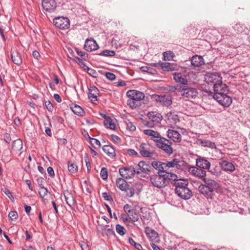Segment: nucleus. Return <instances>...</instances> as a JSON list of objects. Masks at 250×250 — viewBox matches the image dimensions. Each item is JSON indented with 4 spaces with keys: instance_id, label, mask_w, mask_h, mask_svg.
Instances as JSON below:
<instances>
[{
    "instance_id": "nucleus-1",
    "label": "nucleus",
    "mask_w": 250,
    "mask_h": 250,
    "mask_svg": "<svg viewBox=\"0 0 250 250\" xmlns=\"http://www.w3.org/2000/svg\"><path fill=\"white\" fill-rule=\"evenodd\" d=\"M177 177L176 175L171 173L158 172V174L151 175L149 180L153 187L161 188L167 185L169 180L174 181Z\"/></svg>"
},
{
    "instance_id": "nucleus-2",
    "label": "nucleus",
    "mask_w": 250,
    "mask_h": 250,
    "mask_svg": "<svg viewBox=\"0 0 250 250\" xmlns=\"http://www.w3.org/2000/svg\"><path fill=\"white\" fill-rule=\"evenodd\" d=\"M175 193L181 198L188 200L192 196V192L188 187V182L184 179L175 180Z\"/></svg>"
},
{
    "instance_id": "nucleus-3",
    "label": "nucleus",
    "mask_w": 250,
    "mask_h": 250,
    "mask_svg": "<svg viewBox=\"0 0 250 250\" xmlns=\"http://www.w3.org/2000/svg\"><path fill=\"white\" fill-rule=\"evenodd\" d=\"M128 98L127 105L132 108H136L140 105V102L144 99V94L139 91L130 90L126 93Z\"/></svg>"
},
{
    "instance_id": "nucleus-4",
    "label": "nucleus",
    "mask_w": 250,
    "mask_h": 250,
    "mask_svg": "<svg viewBox=\"0 0 250 250\" xmlns=\"http://www.w3.org/2000/svg\"><path fill=\"white\" fill-rule=\"evenodd\" d=\"M155 144L157 147L167 154H171L173 152V149L171 146V142L164 137L161 136Z\"/></svg>"
},
{
    "instance_id": "nucleus-5",
    "label": "nucleus",
    "mask_w": 250,
    "mask_h": 250,
    "mask_svg": "<svg viewBox=\"0 0 250 250\" xmlns=\"http://www.w3.org/2000/svg\"><path fill=\"white\" fill-rule=\"evenodd\" d=\"M145 126L148 127L147 129L142 130V132L144 134L148 136L150 139L153 141L155 143L161 136L159 132L151 129L153 127V125L147 122L144 124Z\"/></svg>"
},
{
    "instance_id": "nucleus-6",
    "label": "nucleus",
    "mask_w": 250,
    "mask_h": 250,
    "mask_svg": "<svg viewBox=\"0 0 250 250\" xmlns=\"http://www.w3.org/2000/svg\"><path fill=\"white\" fill-rule=\"evenodd\" d=\"M152 99L157 103H160L163 106H168L172 104L171 96L169 94L163 95H153Z\"/></svg>"
},
{
    "instance_id": "nucleus-7",
    "label": "nucleus",
    "mask_w": 250,
    "mask_h": 250,
    "mask_svg": "<svg viewBox=\"0 0 250 250\" xmlns=\"http://www.w3.org/2000/svg\"><path fill=\"white\" fill-rule=\"evenodd\" d=\"M179 91L183 97L188 99L195 98L198 93L196 88L188 86L181 87V89Z\"/></svg>"
},
{
    "instance_id": "nucleus-8",
    "label": "nucleus",
    "mask_w": 250,
    "mask_h": 250,
    "mask_svg": "<svg viewBox=\"0 0 250 250\" xmlns=\"http://www.w3.org/2000/svg\"><path fill=\"white\" fill-rule=\"evenodd\" d=\"M213 98L218 103L224 106L228 107L232 103L231 98L226 93L223 94L219 93L213 94Z\"/></svg>"
},
{
    "instance_id": "nucleus-9",
    "label": "nucleus",
    "mask_w": 250,
    "mask_h": 250,
    "mask_svg": "<svg viewBox=\"0 0 250 250\" xmlns=\"http://www.w3.org/2000/svg\"><path fill=\"white\" fill-rule=\"evenodd\" d=\"M205 81L214 86L216 84L222 82V78L217 73H208L205 76Z\"/></svg>"
},
{
    "instance_id": "nucleus-10",
    "label": "nucleus",
    "mask_w": 250,
    "mask_h": 250,
    "mask_svg": "<svg viewBox=\"0 0 250 250\" xmlns=\"http://www.w3.org/2000/svg\"><path fill=\"white\" fill-rule=\"evenodd\" d=\"M53 23L57 27L62 29H68L70 26L69 20L66 17H56L53 20Z\"/></svg>"
},
{
    "instance_id": "nucleus-11",
    "label": "nucleus",
    "mask_w": 250,
    "mask_h": 250,
    "mask_svg": "<svg viewBox=\"0 0 250 250\" xmlns=\"http://www.w3.org/2000/svg\"><path fill=\"white\" fill-rule=\"evenodd\" d=\"M119 172L123 178H131L135 173L136 174V169L131 167H124L119 169Z\"/></svg>"
},
{
    "instance_id": "nucleus-12",
    "label": "nucleus",
    "mask_w": 250,
    "mask_h": 250,
    "mask_svg": "<svg viewBox=\"0 0 250 250\" xmlns=\"http://www.w3.org/2000/svg\"><path fill=\"white\" fill-rule=\"evenodd\" d=\"M183 70L184 71L183 72H175L173 74V78L177 83H178L185 86V85H187L188 83L187 77L188 73L187 72L186 70Z\"/></svg>"
},
{
    "instance_id": "nucleus-13",
    "label": "nucleus",
    "mask_w": 250,
    "mask_h": 250,
    "mask_svg": "<svg viewBox=\"0 0 250 250\" xmlns=\"http://www.w3.org/2000/svg\"><path fill=\"white\" fill-rule=\"evenodd\" d=\"M183 162L178 159H174L172 161L165 163L166 172H167L170 168L173 169L174 170H179L182 169V164Z\"/></svg>"
},
{
    "instance_id": "nucleus-14",
    "label": "nucleus",
    "mask_w": 250,
    "mask_h": 250,
    "mask_svg": "<svg viewBox=\"0 0 250 250\" xmlns=\"http://www.w3.org/2000/svg\"><path fill=\"white\" fill-rule=\"evenodd\" d=\"M138 167L139 169H136L137 174H149L153 169L152 167L148 163L144 161L140 162L138 164Z\"/></svg>"
},
{
    "instance_id": "nucleus-15",
    "label": "nucleus",
    "mask_w": 250,
    "mask_h": 250,
    "mask_svg": "<svg viewBox=\"0 0 250 250\" xmlns=\"http://www.w3.org/2000/svg\"><path fill=\"white\" fill-rule=\"evenodd\" d=\"M42 7L46 11L52 12L56 9V3L54 0H42Z\"/></svg>"
},
{
    "instance_id": "nucleus-16",
    "label": "nucleus",
    "mask_w": 250,
    "mask_h": 250,
    "mask_svg": "<svg viewBox=\"0 0 250 250\" xmlns=\"http://www.w3.org/2000/svg\"><path fill=\"white\" fill-rule=\"evenodd\" d=\"M99 46L96 42L93 39H87L85 42L84 48L87 51H92L97 50Z\"/></svg>"
},
{
    "instance_id": "nucleus-17",
    "label": "nucleus",
    "mask_w": 250,
    "mask_h": 250,
    "mask_svg": "<svg viewBox=\"0 0 250 250\" xmlns=\"http://www.w3.org/2000/svg\"><path fill=\"white\" fill-rule=\"evenodd\" d=\"M140 153L144 157H151L153 153L150 150L149 145L147 144L143 143L140 146Z\"/></svg>"
},
{
    "instance_id": "nucleus-18",
    "label": "nucleus",
    "mask_w": 250,
    "mask_h": 250,
    "mask_svg": "<svg viewBox=\"0 0 250 250\" xmlns=\"http://www.w3.org/2000/svg\"><path fill=\"white\" fill-rule=\"evenodd\" d=\"M147 116L150 121L156 124L159 123L162 119V115L156 111L148 112Z\"/></svg>"
},
{
    "instance_id": "nucleus-19",
    "label": "nucleus",
    "mask_w": 250,
    "mask_h": 250,
    "mask_svg": "<svg viewBox=\"0 0 250 250\" xmlns=\"http://www.w3.org/2000/svg\"><path fill=\"white\" fill-rule=\"evenodd\" d=\"M188 171L194 176L201 179H203L206 174V172L205 170L195 167H189Z\"/></svg>"
},
{
    "instance_id": "nucleus-20",
    "label": "nucleus",
    "mask_w": 250,
    "mask_h": 250,
    "mask_svg": "<svg viewBox=\"0 0 250 250\" xmlns=\"http://www.w3.org/2000/svg\"><path fill=\"white\" fill-rule=\"evenodd\" d=\"M213 89L214 91V94H227L229 91L228 87L226 84L223 83L222 82L220 83L216 84L214 86H213Z\"/></svg>"
},
{
    "instance_id": "nucleus-21",
    "label": "nucleus",
    "mask_w": 250,
    "mask_h": 250,
    "mask_svg": "<svg viewBox=\"0 0 250 250\" xmlns=\"http://www.w3.org/2000/svg\"><path fill=\"white\" fill-rule=\"evenodd\" d=\"M99 94V90L96 86H93L89 88L88 98L93 103L96 104Z\"/></svg>"
},
{
    "instance_id": "nucleus-22",
    "label": "nucleus",
    "mask_w": 250,
    "mask_h": 250,
    "mask_svg": "<svg viewBox=\"0 0 250 250\" xmlns=\"http://www.w3.org/2000/svg\"><path fill=\"white\" fill-rule=\"evenodd\" d=\"M191 65L194 68L199 67L204 64V59L200 56H194L191 59Z\"/></svg>"
},
{
    "instance_id": "nucleus-23",
    "label": "nucleus",
    "mask_w": 250,
    "mask_h": 250,
    "mask_svg": "<svg viewBox=\"0 0 250 250\" xmlns=\"http://www.w3.org/2000/svg\"><path fill=\"white\" fill-rule=\"evenodd\" d=\"M151 166L152 167L158 170V172H163V173H168L166 172V166L165 163L158 162V161H153L151 163Z\"/></svg>"
},
{
    "instance_id": "nucleus-24",
    "label": "nucleus",
    "mask_w": 250,
    "mask_h": 250,
    "mask_svg": "<svg viewBox=\"0 0 250 250\" xmlns=\"http://www.w3.org/2000/svg\"><path fill=\"white\" fill-rule=\"evenodd\" d=\"M63 195L67 205L70 207L74 206L75 201L72 194L69 191L65 190L63 192Z\"/></svg>"
},
{
    "instance_id": "nucleus-25",
    "label": "nucleus",
    "mask_w": 250,
    "mask_h": 250,
    "mask_svg": "<svg viewBox=\"0 0 250 250\" xmlns=\"http://www.w3.org/2000/svg\"><path fill=\"white\" fill-rule=\"evenodd\" d=\"M161 67L164 71H172L178 70L179 66L174 63L163 62L161 63Z\"/></svg>"
},
{
    "instance_id": "nucleus-26",
    "label": "nucleus",
    "mask_w": 250,
    "mask_h": 250,
    "mask_svg": "<svg viewBox=\"0 0 250 250\" xmlns=\"http://www.w3.org/2000/svg\"><path fill=\"white\" fill-rule=\"evenodd\" d=\"M167 135L175 142H180L181 140V136L177 131L169 129Z\"/></svg>"
},
{
    "instance_id": "nucleus-27",
    "label": "nucleus",
    "mask_w": 250,
    "mask_h": 250,
    "mask_svg": "<svg viewBox=\"0 0 250 250\" xmlns=\"http://www.w3.org/2000/svg\"><path fill=\"white\" fill-rule=\"evenodd\" d=\"M196 166L201 169H209L210 164L206 159L199 158L196 160Z\"/></svg>"
},
{
    "instance_id": "nucleus-28",
    "label": "nucleus",
    "mask_w": 250,
    "mask_h": 250,
    "mask_svg": "<svg viewBox=\"0 0 250 250\" xmlns=\"http://www.w3.org/2000/svg\"><path fill=\"white\" fill-rule=\"evenodd\" d=\"M11 57L12 62L16 64L19 65L21 63V58L19 53L16 50H12Z\"/></svg>"
},
{
    "instance_id": "nucleus-29",
    "label": "nucleus",
    "mask_w": 250,
    "mask_h": 250,
    "mask_svg": "<svg viewBox=\"0 0 250 250\" xmlns=\"http://www.w3.org/2000/svg\"><path fill=\"white\" fill-rule=\"evenodd\" d=\"M220 164L222 168L225 171L232 172L235 170V167L231 162L222 161Z\"/></svg>"
},
{
    "instance_id": "nucleus-30",
    "label": "nucleus",
    "mask_w": 250,
    "mask_h": 250,
    "mask_svg": "<svg viewBox=\"0 0 250 250\" xmlns=\"http://www.w3.org/2000/svg\"><path fill=\"white\" fill-rule=\"evenodd\" d=\"M204 182L206 184V186L212 188L213 190L214 189H217L219 188L218 183L213 180L204 177L203 179Z\"/></svg>"
},
{
    "instance_id": "nucleus-31",
    "label": "nucleus",
    "mask_w": 250,
    "mask_h": 250,
    "mask_svg": "<svg viewBox=\"0 0 250 250\" xmlns=\"http://www.w3.org/2000/svg\"><path fill=\"white\" fill-rule=\"evenodd\" d=\"M117 186L122 191H125L128 187L127 182L123 178H119L116 180Z\"/></svg>"
},
{
    "instance_id": "nucleus-32",
    "label": "nucleus",
    "mask_w": 250,
    "mask_h": 250,
    "mask_svg": "<svg viewBox=\"0 0 250 250\" xmlns=\"http://www.w3.org/2000/svg\"><path fill=\"white\" fill-rule=\"evenodd\" d=\"M146 235L151 241L158 242L159 241L158 233L153 230L147 229L146 231Z\"/></svg>"
},
{
    "instance_id": "nucleus-33",
    "label": "nucleus",
    "mask_w": 250,
    "mask_h": 250,
    "mask_svg": "<svg viewBox=\"0 0 250 250\" xmlns=\"http://www.w3.org/2000/svg\"><path fill=\"white\" fill-rule=\"evenodd\" d=\"M103 150L109 157L111 158H115V150L111 146L105 145L103 147Z\"/></svg>"
},
{
    "instance_id": "nucleus-34",
    "label": "nucleus",
    "mask_w": 250,
    "mask_h": 250,
    "mask_svg": "<svg viewBox=\"0 0 250 250\" xmlns=\"http://www.w3.org/2000/svg\"><path fill=\"white\" fill-rule=\"evenodd\" d=\"M198 143L202 146L204 147H208L211 148H216V146L214 143L211 142L207 140L199 139Z\"/></svg>"
},
{
    "instance_id": "nucleus-35",
    "label": "nucleus",
    "mask_w": 250,
    "mask_h": 250,
    "mask_svg": "<svg viewBox=\"0 0 250 250\" xmlns=\"http://www.w3.org/2000/svg\"><path fill=\"white\" fill-rule=\"evenodd\" d=\"M71 109L74 114L78 116H83L84 114V110L81 106L78 105H72L71 106Z\"/></svg>"
},
{
    "instance_id": "nucleus-36",
    "label": "nucleus",
    "mask_w": 250,
    "mask_h": 250,
    "mask_svg": "<svg viewBox=\"0 0 250 250\" xmlns=\"http://www.w3.org/2000/svg\"><path fill=\"white\" fill-rule=\"evenodd\" d=\"M22 148V142L20 139L15 140L12 143V149L14 151H20Z\"/></svg>"
},
{
    "instance_id": "nucleus-37",
    "label": "nucleus",
    "mask_w": 250,
    "mask_h": 250,
    "mask_svg": "<svg viewBox=\"0 0 250 250\" xmlns=\"http://www.w3.org/2000/svg\"><path fill=\"white\" fill-rule=\"evenodd\" d=\"M199 189L201 193L204 195H208L213 190L206 185H202L199 187Z\"/></svg>"
},
{
    "instance_id": "nucleus-38",
    "label": "nucleus",
    "mask_w": 250,
    "mask_h": 250,
    "mask_svg": "<svg viewBox=\"0 0 250 250\" xmlns=\"http://www.w3.org/2000/svg\"><path fill=\"white\" fill-rule=\"evenodd\" d=\"M104 125L107 128L110 129H114L115 128V125L112 122V120L109 118H105L104 122Z\"/></svg>"
},
{
    "instance_id": "nucleus-39",
    "label": "nucleus",
    "mask_w": 250,
    "mask_h": 250,
    "mask_svg": "<svg viewBox=\"0 0 250 250\" xmlns=\"http://www.w3.org/2000/svg\"><path fill=\"white\" fill-rule=\"evenodd\" d=\"M127 215L133 222H137L139 220V216L134 209L131 210L127 214Z\"/></svg>"
},
{
    "instance_id": "nucleus-40",
    "label": "nucleus",
    "mask_w": 250,
    "mask_h": 250,
    "mask_svg": "<svg viewBox=\"0 0 250 250\" xmlns=\"http://www.w3.org/2000/svg\"><path fill=\"white\" fill-rule=\"evenodd\" d=\"M68 170L71 173H75L78 171L77 165L71 162L68 163Z\"/></svg>"
},
{
    "instance_id": "nucleus-41",
    "label": "nucleus",
    "mask_w": 250,
    "mask_h": 250,
    "mask_svg": "<svg viewBox=\"0 0 250 250\" xmlns=\"http://www.w3.org/2000/svg\"><path fill=\"white\" fill-rule=\"evenodd\" d=\"M116 230L121 235H124L126 232L125 228L119 224L116 225Z\"/></svg>"
},
{
    "instance_id": "nucleus-42",
    "label": "nucleus",
    "mask_w": 250,
    "mask_h": 250,
    "mask_svg": "<svg viewBox=\"0 0 250 250\" xmlns=\"http://www.w3.org/2000/svg\"><path fill=\"white\" fill-rule=\"evenodd\" d=\"M48 192V189L44 187H41L39 190V194L42 199L47 195Z\"/></svg>"
},
{
    "instance_id": "nucleus-43",
    "label": "nucleus",
    "mask_w": 250,
    "mask_h": 250,
    "mask_svg": "<svg viewBox=\"0 0 250 250\" xmlns=\"http://www.w3.org/2000/svg\"><path fill=\"white\" fill-rule=\"evenodd\" d=\"M126 125V128L127 130L130 131H134L136 130V126L133 124L132 122L129 121L125 122Z\"/></svg>"
},
{
    "instance_id": "nucleus-44",
    "label": "nucleus",
    "mask_w": 250,
    "mask_h": 250,
    "mask_svg": "<svg viewBox=\"0 0 250 250\" xmlns=\"http://www.w3.org/2000/svg\"><path fill=\"white\" fill-rule=\"evenodd\" d=\"M129 243L130 245L134 246L136 249L138 250H141L142 249V247L141 245L135 242V241L132 238L129 237L128 239Z\"/></svg>"
},
{
    "instance_id": "nucleus-45",
    "label": "nucleus",
    "mask_w": 250,
    "mask_h": 250,
    "mask_svg": "<svg viewBox=\"0 0 250 250\" xmlns=\"http://www.w3.org/2000/svg\"><path fill=\"white\" fill-rule=\"evenodd\" d=\"M163 55L165 60L168 61L172 60L174 56V53L171 51L165 52Z\"/></svg>"
},
{
    "instance_id": "nucleus-46",
    "label": "nucleus",
    "mask_w": 250,
    "mask_h": 250,
    "mask_svg": "<svg viewBox=\"0 0 250 250\" xmlns=\"http://www.w3.org/2000/svg\"><path fill=\"white\" fill-rule=\"evenodd\" d=\"M115 54L114 51L110 50H104L99 54L100 55L105 56H113Z\"/></svg>"
},
{
    "instance_id": "nucleus-47",
    "label": "nucleus",
    "mask_w": 250,
    "mask_h": 250,
    "mask_svg": "<svg viewBox=\"0 0 250 250\" xmlns=\"http://www.w3.org/2000/svg\"><path fill=\"white\" fill-rule=\"evenodd\" d=\"M100 175H101L102 178L103 180H105L107 179V178L108 177L107 169L105 167L102 168L101 170Z\"/></svg>"
},
{
    "instance_id": "nucleus-48",
    "label": "nucleus",
    "mask_w": 250,
    "mask_h": 250,
    "mask_svg": "<svg viewBox=\"0 0 250 250\" xmlns=\"http://www.w3.org/2000/svg\"><path fill=\"white\" fill-rule=\"evenodd\" d=\"M103 231V232L107 236H111L114 234V230L111 228L104 229Z\"/></svg>"
},
{
    "instance_id": "nucleus-49",
    "label": "nucleus",
    "mask_w": 250,
    "mask_h": 250,
    "mask_svg": "<svg viewBox=\"0 0 250 250\" xmlns=\"http://www.w3.org/2000/svg\"><path fill=\"white\" fill-rule=\"evenodd\" d=\"M8 216L12 221H13L17 219L18 215L17 212L12 211L9 212Z\"/></svg>"
},
{
    "instance_id": "nucleus-50",
    "label": "nucleus",
    "mask_w": 250,
    "mask_h": 250,
    "mask_svg": "<svg viewBox=\"0 0 250 250\" xmlns=\"http://www.w3.org/2000/svg\"><path fill=\"white\" fill-rule=\"evenodd\" d=\"M181 87L182 86H180L178 85H177L176 86H169L167 88V90L169 91V92H174L176 90H178V89H181Z\"/></svg>"
},
{
    "instance_id": "nucleus-51",
    "label": "nucleus",
    "mask_w": 250,
    "mask_h": 250,
    "mask_svg": "<svg viewBox=\"0 0 250 250\" xmlns=\"http://www.w3.org/2000/svg\"><path fill=\"white\" fill-rule=\"evenodd\" d=\"M90 143L93 146H97L98 147H100L101 143L100 142L96 139L94 138H90Z\"/></svg>"
},
{
    "instance_id": "nucleus-52",
    "label": "nucleus",
    "mask_w": 250,
    "mask_h": 250,
    "mask_svg": "<svg viewBox=\"0 0 250 250\" xmlns=\"http://www.w3.org/2000/svg\"><path fill=\"white\" fill-rule=\"evenodd\" d=\"M168 120L171 123L175 124L179 121V119L177 116L173 115H170Z\"/></svg>"
},
{
    "instance_id": "nucleus-53",
    "label": "nucleus",
    "mask_w": 250,
    "mask_h": 250,
    "mask_svg": "<svg viewBox=\"0 0 250 250\" xmlns=\"http://www.w3.org/2000/svg\"><path fill=\"white\" fill-rule=\"evenodd\" d=\"M105 76L107 79L110 81H113L116 78L115 75L113 73L110 72H106L105 73Z\"/></svg>"
},
{
    "instance_id": "nucleus-54",
    "label": "nucleus",
    "mask_w": 250,
    "mask_h": 250,
    "mask_svg": "<svg viewBox=\"0 0 250 250\" xmlns=\"http://www.w3.org/2000/svg\"><path fill=\"white\" fill-rule=\"evenodd\" d=\"M45 105L46 108L49 111L52 112L53 109V106L52 104L50 101H46L45 102Z\"/></svg>"
},
{
    "instance_id": "nucleus-55",
    "label": "nucleus",
    "mask_w": 250,
    "mask_h": 250,
    "mask_svg": "<svg viewBox=\"0 0 250 250\" xmlns=\"http://www.w3.org/2000/svg\"><path fill=\"white\" fill-rule=\"evenodd\" d=\"M76 51L77 52V54L82 57L83 59H85L87 58V55L86 53L82 51H80L77 49H76Z\"/></svg>"
},
{
    "instance_id": "nucleus-56",
    "label": "nucleus",
    "mask_w": 250,
    "mask_h": 250,
    "mask_svg": "<svg viewBox=\"0 0 250 250\" xmlns=\"http://www.w3.org/2000/svg\"><path fill=\"white\" fill-rule=\"evenodd\" d=\"M4 140L6 143H10L12 140L10 134L7 133H5L4 134Z\"/></svg>"
},
{
    "instance_id": "nucleus-57",
    "label": "nucleus",
    "mask_w": 250,
    "mask_h": 250,
    "mask_svg": "<svg viewBox=\"0 0 250 250\" xmlns=\"http://www.w3.org/2000/svg\"><path fill=\"white\" fill-rule=\"evenodd\" d=\"M124 209L126 214H127L130 211L133 210V209L132 208L131 206L129 205L128 204H125L124 206Z\"/></svg>"
},
{
    "instance_id": "nucleus-58",
    "label": "nucleus",
    "mask_w": 250,
    "mask_h": 250,
    "mask_svg": "<svg viewBox=\"0 0 250 250\" xmlns=\"http://www.w3.org/2000/svg\"><path fill=\"white\" fill-rule=\"evenodd\" d=\"M84 161L86 163L87 168L88 170H90L91 168L90 164L89 162V159L87 155L84 156Z\"/></svg>"
},
{
    "instance_id": "nucleus-59",
    "label": "nucleus",
    "mask_w": 250,
    "mask_h": 250,
    "mask_svg": "<svg viewBox=\"0 0 250 250\" xmlns=\"http://www.w3.org/2000/svg\"><path fill=\"white\" fill-rule=\"evenodd\" d=\"M128 216H127L126 214H121V218L122 219V220H123V221L124 222V223H128V222H129L130 221H129V219L127 217Z\"/></svg>"
},
{
    "instance_id": "nucleus-60",
    "label": "nucleus",
    "mask_w": 250,
    "mask_h": 250,
    "mask_svg": "<svg viewBox=\"0 0 250 250\" xmlns=\"http://www.w3.org/2000/svg\"><path fill=\"white\" fill-rule=\"evenodd\" d=\"M103 197L105 200L110 201L112 200L111 197L106 192H104L102 194Z\"/></svg>"
},
{
    "instance_id": "nucleus-61",
    "label": "nucleus",
    "mask_w": 250,
    "mask_h": 250,
    "mask_svg": "<svg viewBox=\"0 0 250 250\" xmlns=\"http://www.w3.org/2000/svg\"><path fill=\"white\" fill-rule=\"evenodd\" d=\"M48 174L51 177H53L55 175L54 170L51 167H48L47 169Z\"/></svg>"
},
{
    "instance_id": "nucleus-62",
    "label": "nucleus",
    "mask_w": 250,
    "mask_h": 250,
    "mask_svg": "<svg viewBox=\"0 0 250 250\" xmlns=\"http://www.w3.org/2000/svg\"><path fill=\"white\" fill-rule=\"evenodd\" d=\"M4 192L10 199L14 198L11 192L8 189L5 188L4 190Z\"/></svg>"
},
{
    "instance_id": "nucleus-63",
    "label": "nucleus",
    "mask_w": 250,
    "mask_h": 250,
    "mask_svg": "<svg viewBox=\"0 0 250 250\" xmlns=\"http://www.w3.org/2000/svg\"><path fill=\"white\" fill-rule=\"evenodd\" d=\"M127 153L130 156L137 155V152L134 149H129L127 150Z\"/></svg>"
},
{
    "instance_id": "nucleus-64",
    "label": "nucleus",
    "mask_w": 250,
    "mask_h": 250,
    "mask_svg": "<svg viewBox=\"0 0 250 250\" xmlns=\"http://www.w3.org/2000/svg\"><path fill=\"white\" fill-rule=\"evenodd\" d=\"M33 57L37 60L40 58V54L37 51H34L32 53Z\"/></svg>"
}]
</instances>
